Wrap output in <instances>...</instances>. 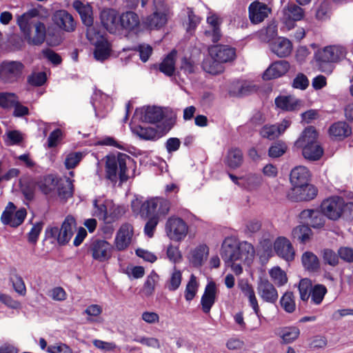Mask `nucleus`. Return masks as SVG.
Here are the masks:
<instances>
[{"mask_svg":"<svg viewBox=\"0 0 353 353\" xmlns=\"http://www.w3.org/2000/svg\"><path fill=\"white\" fill-rule=\"evenodd\" d=\"M170 202L163 198H152L142 202L139 199L132 200L131 208L136 214H139L142 218L146 219L151 215L165 216L170 210Z\"/></svg>","mask_w":353,"mask_h":353,"instance_id":"obj_1","label":"nucleus"},{"mask_svg":"<svg viewBox=\"0 0 353 353\" xmlns=\"http://www.w3.org/2000/svg\"><path fill=\"white\" fill-rule=\"evenodd\" d=\"M317 136L316 129L310 126L304 130L295 142L297 148H302L304 158L310 161L319 160L323 154V149L316 141Z\"/></svg>","mask_w":353,"mask_h":353,"instance_id":"obj_2","label":"nucleus"},{"mask_svg":"<svg viewBox=\"0 0 353 353\" xmlns=\"http://www.w3.org/2000/svg\"><path fill=\"white\" fill-rule=\"evenodd\" d=\"M130 157L123 153L119 152L117 155L109 154L106 156L105 176L108 179L116 183L118 177L121 182L126 181L128 179L127 174V161Z\"/></svg>","mask_w":353,"mask_h":353,"instance_id":"obj_3","label":"nucleus"},{"mask_svg":"<svg viewBox=\"0 0 353 353\" xmlns=\"http://www.w3.org/2000/svg\"><path fill=\"white\" fill-rule=\"evenodd\" d=\"M345 53V48L339 46H327L319 51L315 57L319 70L323 72L330 74L334 68L333 63L343 58Z\"/></svg>","mask_w":353,"mask_h":353,"instance_id":"obj_4","label":"nucleus"},{"mask_svg":"<svg viewBox=\"0 0 353 353\" xmlns=\"http://www.w3.org/2000/svg\"><path fill=\"white\" fill-rule=\"evenodd\" d=\"M24 70L25 65L19 61H4L0 64V81L5 84L18 83Z\"/></svg>","mask_w":353,"mask_h":353,"instance_id":"obj_5","label":"nucleus"},{"mask_svg":"<svg viewBox=\"0 0 353 353\" xmlns=\"http://www.w3.org/2000/svg\"><path fill=\"white\" fill-rule=\"evenodd\" d=\"M76 221L70 216H68L63 222L61 228L58 227H48L46 230V236L57 241L59 245H65L69 242L74 234Z\"/></svg>","mask_w":353,"mask_h":353,"instance_id":"obj_6","label":"nucleus"},{"mask_svg":"<svg viewBox=\"0 0 353 353\" xmlns=\"http://www.w3.org/2000/svg\"><path fill=\"white\" fill-rule=\"evenodd\" d=\"M188 225L180 217L172 216L165 223V230L168 236L172 241H181L188 232Z\"/></svg>","mask_w":353,"mask_h":353,"instance_id":"obj_7","label":"nucleus"},{"mask_svg":"<svg viewBox=\"0 0 353 353\" xmlns=\"http://www.w3.org/2000/svg\"><path fill=\"white\" fill-rule=\"evenodd\" d=\"M113 246L107 241L100 239H92L88 247V252L94 260L99 262L108 261L111 257Z\"/></svg>","mask_w":353,"mask_h":353,"instance_id":"obj_8","label":"nucleus"},{"mask_svg":"<svg viewBox=\"0 0 353 353\" xmlns=\"http://www.w3.org/2000/svg\"><path fill=\"white\" fill-rule=\"evenodd\" d=\"M26 214L27 212L25 208H21L16 211L14 204L9 202L1 214V220L4 225L17 228L23 222Z\"/></svg>","mask_w":353,"mask_h":353,"instance_id":"obj_9","label":"nucleus"},{"mask_svg":"<svg viewBox=\"0 0 353 353\" xmlns=\"http://www.w3.org/2000/svg\"><path fill=\"white\" fill-rule=\"evenodd\" d=\"M317 193L316 188L308 183L306 185L292 188L288 192L287 197L292 201H307L314 199Z\"/></svg>","mask_w":353,"mask_h":353,"instance_id":"obj_10","label":"nucleus"},{"mask_svg":"<svg viewBox=\"0 0 353 353\" xmlns=\"http://www.w3.org/2000/svg\"><path fill=\"white\" fill-rule=\"evenodd\" d=\"M343 199L334 196L323 200L321 204L322 213L329 219L337 221L340 219Z\"/></svg>","mask_w":353,"mask_h":353,"instance_id":"obj_11","label":"nucleus"},{"mask_svg":"<svg viewBox=\"0 0 353 353\" xmlns=\"http://www.w3.org/2000/svg\"><path fill=\"white\" fill-rule=\"evenodd\" d=\"M221 256L226 265L233 262L241 261L239 245L236 241L232 238H226L221 246Z\"/></svg>","mask_w":353,"mask_h":353,"instance_id":"obj_12","label":"nucleus"},{"mask_svg":"<svg viewBox=\"0 0 353 353\" xmlns=\"http://www.w3.org/2000/svg\"><path fill=\"white\" fill-rule=\"evenodd\" d=\"M283 15L281 18L282 23L288 30H291L295 26V22L301 20L303 17V10L296 4H288L282 11Z\"/></svg>","mask_w":353,"mask_h":353,"instance_id":"obj_13","label":"nucleus"},{"mask_svg":"<svg viewBox=\"0 0 353 353\" xmlns=\"http://www.w3.org/2000/svg\"><path fill=\"white\" fill-rule=\"evenodd\" d=\"M39 16V11L37 8L30 9L22 14H17L16 16L17 24L22 34L28 33V31L32 30V28L34 26L36 23L40 21L37 19Z\"/></svg>","mask_w":353,"mask_h":353,"instance_id":"obj_14","label":"nucleus"},{"mask_svg":"<svg viewBox=\"0 0 353 353\" xmlns=\"http://www.w3.org/2000/svg\"><path fill=\"white\" fill-rule=\"evenodd\" d=\"M256 290L259 296L265 302L275 303L277 301L278 292L268 279L260 278L257 283Z\"/></svg>","mask_w":353,"mask_h":353,"instance_id":"obj_15","label":"nucleus"},{"mask_svg":"<svg viewBox=\"0 0 353 353\" xmlns=\"http://www.w3.org/2000/svg\"><path fill=\"white\" fill-rule=\"evenodd\" d=\"M133 234V226L131 224L128 223L122 224L115 236L114 244L116 249L119 251L127 249L131 243Z\"/></svg>","mask_w":353,"mask_h":353,"instance_id":"obj_16","label":"nucleus"},{"mask_svg":"<svg viewBox=\"0 0 353 353\" xmlns=\"http://www.w3.org/2000/svg\"><path fill=\"white\" fill-rule=\"evenodd\" d=\"M210 57L224 63L232 61L236 57V49L227 45H216L209 48Z\"/></svg>","mask_w":353,"mask_h":353,"instance_id":"obj_17","label":"nucleus"},{"mask_svg":"<svg viewBox=\"0 0 353 353\" xmlns=\"http://www.w3.org/2000/svg\"><path fill=\"white\" fill-rule=\"evenodd\" d=\"M274 250L280 258L290 262L294 260L295 252L291 242L284 236L278 237L274 243Z\"/></svg>","mask_w":353,"mask_h":353,"instance_id":"obj_18","label":"nucleus"},{"mask_svg":"<svg viewBox=\"0 0 353 353\" xmlns=\"http://www.w3.org/2000/svg\"><path fill=\"white\" fill-rule=\"evenodd\" d=\"M221 23V19L216 14H212L207 17L208 27L204 30V35L207 40L213 43L220 40L222 36L220 28Z\"/></svg>","mask_w":353,"mask_h":353,"instance_id":"obj_19","label":"nucleus"},{"mask_svg":"<svg viewBox=\"0 0 353 353\" xmlns=\"http://www.w3.org/2000/svg\"><path fill=\"white\" fill-rule=\"evenodd\" d=\"M24 39L29 45L40 46L46 37V27L42 21H38L32 28V30L28 31V33L23 34Z\"/></svg>","mask_w":353,"mask_h":353,"instance_id":"obj_20","label":"nucleus"},{"mask_svg":"<svg viewBox=\"0 0 353 353\" xmlns=\"http://www.w3.org/2000/svg\"><path fill=\"white\" fill-rule=\"evenodd\" d=\"M54 23L60 29L71 32L75 30L76 23L71 14L65 10L56 11L52 16Z\"/></svg>","mask_w":353,"mask_h":353,"instance_id":"obj_21","label":"nucleus"},{"mask_svg":"<svg viewBox=\"0 0 353 353\" xmlns=\"http://www.w3.org/2000/svg\"><path fill=\"white\" fill-rule=\"evenodd\" d=\"M270 9L263 3L255 1L248 8L249 18L253 24H258L268 17Z\"/></svg>","mask_w":353,"mask_h":353,"instance_id":"obj_22","label":"nucleus"},{"mask_svg":"<svg viewBox=\"0 0 353 353\" xmlns=\"http://www.w3.org/2000/svg\"><path fill=\"white\" fill-rule=\"evenodd\" d=\"M290 63L286 60H279L273 62L263 74L264 80H271L281 77L290 70Z\"/></svg>","mask_w":353,"mask_h":353,"instance_id":"obj_23","label":"nucleus"},{"mask_svg":"<svg viewBox=\"0 0 353 353\" xmlns=\"http://www.w3.org/2000/svg\"><path fill=\"white\" fill-rule=\"evenodd\" d=\"M141 120L145 123H157L161 121L165 114L162 108L155 105H148L140 110Z\"/></svg>","mask_w":353,"mask_h":353,"instance_id":"obj_24","label":"nucleus"},{"mask_svg":"<svg viewBox=\"0 0 353 353\" xmlns=\"http://www.w3.org/2000/svg\"><path fill=\"white\" fill-rule=\"evenodd\" d=\"M325 216L321 210L313 209L304 210L299 214L301 221L307 222L314 228H320L324 226Z\"/></svg>","mask_w":353,"mask_h":353,"instance_id":"obj_25","label":"nucleus"},{"mask_svg":"<svg viewBox=\"0 0 353 353\" xmlns=\"http://www.w3.org/2000/svg\"><path fill=\"white\" fill-rule=\"evenodd\" d=\"M140 19L139 15L133 11L122 12L119 16V29L127 32H134L139 28Z\"/></svg>","mask_w":353,"mask_h":353,"instance_id":"obj_26","label":"nucleus"},{"mask_svg":"<svg viewBox=\"0 0 353 353\" xmlns=\"http://www.w3.org/2000/svg\"><path fill=\"white\" fill-rule=\"evenodd\" d=\"M101 21L103 27L110 32L115 33L119 30V17L113 9H105L100 14Z\"/></svg>","mask_w":353,"mask_h":353,"instance_id":"obj_27","label":"nucleus"},{"mask_svg":"<svg viewBox=\"0 0 353 353\" xmlns=\"http://www.w3.org/2000/svg\"><path fill=\"white\" fill-rule=\"evenodd\" d=\"M310 172L309 170L302 165L296 166L291 170L290 181L292 188L306 185L309 183Z\"/></svg>","mask_w":353,"mask_h":353,"instance_id":"obj_28","label":"nucleus"},{"mask_svg":"<svg viewBox=\"0 0 353 353\" xmlns=\"http://www.w3.org/2000/svg\"><path fill=\"white\" fill-rule=\"evenodd\" d=\"M216 299V285L214 282L208 283L205 288L203 294L201 299L202 310L204 313L208 314L215 303Z\"/></svg>","mask_w":353,"mask_h":353,"instance_id":"obj_29","label":"nucleus"},{"mask_svg":"<svg viewBox=\"0 0 353 353\" xmlns=\"http://www.w3.org/2000/svg\"><path fill=\"white\" fill-rule=\"evenodd\" d=\"M271 50L279 57L283 58L289 56L292 50V43L287 38L279 37L271 43Z\"/></svg>","mask_w":353,"mask_h":353,"instance_id":"obj_30","label":"nucleus"},{"mask_svg":"<svg viewBox=\"0 0 353 353\" xmlns=\"http://www.w3.org/2000/svg\"><path fill=\"white\" fill-rule=\"evenodd\" d=\"M329 134L332 139L341 141L352 134V128L345 121H338L330 127Z\"/></svg>","mask_w":353,"mask_h":353,"instance_id":"obj_31","label":"nucleus"},{"mask_svg":"<svg viewBox=\"0 0 353 353\" xmlns=\"http://www.w3.org/2000/svg\"><path fill=\"white\" fill-rule=\"evenodd\" d=\"M239 287L245 296H246L249 301L250 306L254 310V312L260 319L261 314L259 306L258 301L256 299L254 290L252 286L248 282L241 283Z\"/></svg>","mask_w":353,"mask_h":353,"instance_id":"obj_32","label":"nucleus"},{"mask_svg":"<svg viewBox=\"0 0 353 353\" xmlns=\"http://www.w3.org/2000/svg\"><path fill=\"white\" fill-rule=\"evenodd\" d=\"M72 6L79 14L83 23L87 27L90 28L93 24V18L92 17V10L91 6L89 4H84L79 0H75Z\"/></svg>","mask_w":353,"mask_h":353,"instance_id":"obj_33","label":"nucleus"},{"mask_svg":"<svg viewBox=\"0 0 353 353\" xmlns=\"http://www.w3.org/2000/svg\"><path fill=\"white\" fill-rule=\"evenodd\" d=\"M130 128L134 134L143 140L155 141L161 137L160 133L154 128L137 125Z\"/></svg>","mask_w":353,"mask_h":353,"instance_id":"obj_34","label":"nucleus"},{"mask_svg":"<svg viewBox=\"0 0 353 353\" xmlns=\"http://www.w3.org/2000/svg\"><path fill=\"white\" fill-rule=\"evenodd\" d=\"M243 162V155L241 149L232 148L228 151L225 164L232 169L239 168Z\"/></svg>","mask_w":353,"mask_h":353,"instance_id":"obj_35","label":"nucleus"},{"mask_svg":"<svg viewBox=\"0 0 353 353\" xmlns=\"http://www.w3.org/2000/svg\"><path fill=\"white\" fill-rule=\"evenodd\" d=\"M176 54V50H172L159 65V70L168 77L172 76L174 73Z\"/></svg>","mask_w":353,"mask_h":353,"instance_id":"obj_36","label":"nucleus"},{"mask_svg":"<svg viewBox=\"0 0 353 353\" xmlns=\"http://www.w3.org/2000/svg\"><path fill=\"white\" fill-rule=\"evenodd\" d=\"M241 179L242 188L248 191L257 190L263 183V177L259 174L249 173L242 176Z\"/></svg>","mask_w":353,"mask_h":353,"instance_id":"obj_37","label":"nucleus"},{"mask_svg":"<svg viewBox=\"0 0 353 353\" xmlns=\"http://www.w3.org/2000/svg\"><path fill=\"white\" fill-rule=\"evenodd\" d=\"M167 22V17L163 14L153 12L148 16L143 21L144 26L150 30H158L162 28Z\"/></svg>","mask_w":353,"mask_h":353,"instance_id":"obj_38","label":"nucleus"},{"mask_svg":"<svg viewBox=\"0 0 353 353\" xmlns=\"http://www.w3.org/2000/svg\"><path fill=\"white\" fill-rule=\"evenodd\" d=\"M303 267L310 272H317L320 268V262L316 254L312 252H305L301 257Z\"/></svg>","mask_w":353,"mask_h":353,"instance_id":"obj_39","label":"nucleus"},{"mask_svg":"<svg viewBox=\"0 0 353 353\" xmlns=\"http://www.w3.org/2000/svg\"><path fill=\"white\" fill-rule=\"evenodd\" d=\"M209 250L207 245H200L191 252L190 261L195 267L201 266L207 259Z\"/></svg>","mask_w":353,"mask_h":353,"instance_id":"obj_40","label":"nucleus"},{"mask_svg":"<svg viewBox=\"0 0 353 353\" xmlns=\"http://www.w3.org/2000/svg\"><path fill=\"white\" fill-rule=\"evenodd\" d=\"M276 105L286 111L295 110L299 101L291 96H279L275 99Z\"/></svg>","mask_w":353,"mask_h":353,"instance_id":"obj_41","label":"nucleus"},{"mask_svg":"<svg viewBox=\"0 0 353 353\" xmlns=\"http://www.w3.org/2000/svg\"><path fill=\"white\" fill-rule=\"evenodd\" d=\"M238 245L241 262L244 261L248 263L252 262L255 254L254 246L247 241H242L238 243Z\"/></svg>","mask_w":353,"mask_h":353,"instance_id":"obj_42","label":"nucleus"},{"mask_svg":"<svg viewBox=\"0 0 353 353\" xmlns=\"http://www.w3.org/2000/svg\"><path fill=\"white\" fill-rule=\"evenodd\" d=\"M292 234L294 239L300 243H305L310 240L312 232L308 225H300L293 229Z\"/></svg>","mask_w":353,"mask_h":353,"instance_id":"obj_43","label":"nucleus"},{"mask_svg":"<svg viewBox=\"0 0 353 353\" xmlns=\"http://www.w3.org/2000/svg\"><path fill=\"white\" fill-rule=\"evenodd\" d=\"M321 256L324 265L335 268L339 264L338 251L336 252L330 248H324L321 251Z\"/></svg>","mask_w":353,"mask_h":353,"instance_id":"obj_44","label":"nucleus"},{"mask_svg":"<svg viewBox=\"0 0 353 353\" xmlns=\"http://www.w3.org/2000/svg\"><path fill=\"white\" fill-rule=\"evenodd\" d=\"M277 334L284 343H290L299 337L300 330L296 327H285L280 329Z\"/></svg>","mask_w":353,"mask_h":353,"instance_id":"obj_45","label":"nucleus"},{"mask_svg":"<svg viewBox=\"0 0 353 353\" xmlns=\"http://www.w3.org/2000/svg\"><path fill=\"white\" fill-rule=\"evenodd\" d=\"M109 203V201L101 203L97 199L94 200L93 215L107 223Z\"/></svg>","mask_w":353,"mask_h":353,"instance_id":"obj_46","label":"nucleus"},{"mask_svg":"<svg viewBox=\"0 0 353 353\" xmlns=\"http://www.w3.org/2000/svg\"><path fill=\"white\" fill-rule=\"evenodd\" d=\"M10 281L12 283L13 288L16 292L20 295L26 294V288L25 283L15 269L10 272Z\"/></svg>","mask_w":353,"mask_h":353,"instance_id":"obj_47","label":"nucleus"},{"mask_svg":"<svg viewBox=\"0 0 353 353\" xmlns=\"http://www.w3.org/2000/svg\"><path fill=\"white\" fill-rule=\"evenodd\" d=\"M203 70L212 74H218L223 71V67L222 63L218 61L215 59L210 57V59H208L203 61L202 63Z\"/></svg>","mask_w":353,"mask_h":353,"instance_id":"obj_48","label":"nucleus"},{"mask_svg":"<svg viewBox=\"0 0 353 353\" xmlns=\"http://www.w3.org/2000/svg\"><path fill=\"white\" fill-rule=\"evenodd\" d=\"M269 274L272 281L279 287L284 285L288 282L286 273L279 266L270 270Z\"/></svg>","mask_w":353,"mask_h":353,"instance_id":"obj_49","label":"nucleus"},{"mask_svg":"<svg viewBox=\"0 0 353 353\" xmlns=\"http://www.w3.org/2000/svg\"><path fill=\"white\" fill-rule=\"evenodd\" d=\"M84 154L81 152H71L68 153L65 159L64 165L66 169L74 168L82 160Z\"/></svg>","mask_w":353,"mask_h":353,"instance_id":"obj_50","label":"nucleus"},{"mask_svg":"<svg viewBox=\"0 0 353 353\" xmlns=\"http://www.w3.org/2000/svg\"><path fill=\"white\" fill-rule=\"evenodd\" d=\"M327 293V289L323 285H315L311 291V301L315 305H319Z\"/></svg>","mask_w":353,"mask_h":353,"instance_id":"obj_51","label":"nucleus"},{"mask_svg":"<svg viewBox=\"0 0 353 353\" xmlns=\"http://www.w3.org/2000/svg\"><path fill=\"white\" fill-rule=\"evenodd\" d=\"M280 303L285 312L288 313L293 312L296 308L293 293L292 292H286L281 298Z\"/></svg>","mask_w":353,"mask_h":353,"instance_id":"obj_52","label":"nucleus"},{"mask_svg":"<svg viewBox=\"0 0 353 353\" xmlns=\"http://www.w3.org/2000/svg\"><path fill=\"white\" fill-rule=\"evenodd\" d=\"M18 97L13 92H0V107L4 109L11 108L17 102Z\"/></svg>","mask_w":353,"mask_h":353,"instance_id":"obj_53","label":"nucleus"},{"mask_svg":"<svg viewBox=\"0 0 353 353\" xmlns=\"http://www.w3.org/2000/svg\"><path fill=\"white\" fill-rule=\"evenodd\" d=\"M298 288L301 299L307 301L310 296L312 289L311 281L307 279H301L299 281Z\"/></svg>","mask_w":353,"mask_h":353,"instance_id":"obj_54","label":"nucleus"},{"mask_svg":"<svg viewBox=\"0 0 353 353\" xmlns=\"http://www.w3.org/2000/svg\"><path fill=\"white\" fill-rule=\"evenodd\" d=\"M57 192L60 198L68 199L72 195V183L69 179L58 183Z\"/></svg>","mask_w":353,"mask_h":353,"instance_id":"obj_55","label":"nucleus"},{"mask_svg":"<svg viewBox=\"0 0 353 353\" xmlns=\"http://www.w3.org/2000/svg\"><path fill=\"white\" fill-rule=\"evenodd\" d=\"M47 81L46 74L44 72H32L27 77L29 85L34 87L43 85Z\"/></svg>","mask_w":353,"mask_h":353,"instance_id":"obj_56","label":"nucleus"},{"mask_svg":"<svg viewBox=\"0 0 353 353\" xmlns=\"http://www.w3.org/2000/svg\"><path fill=\"white\" fill-rule=\"evenodd\" d=\"M197 289L198 283L194 275L192 274L185 290V299L187 301H190L194 298Z\"/></svg>","mask_w":353,"mask_h":353,"instance_id":"obj_57","label":"nucleus"},{"mask_svg":"<svg viewBox=\"0 0 353 353\" xmlns=\"http://www.w3.org/2000/svg\"><path fill=\"white\" fill-rule=\"evenodd\" d=\"M287 150V145L282 141L274 143L268 150V155L272 158L281 157Z\"/></svg>","mask_w":353,"mask_h":353,"instance_id":"obj_58","label":"nucleus"},{"mask_svg":"<svg viewBox=\"0 0 353 353\" xmlns=\"http://www.w3.org/2000/svg\"><path fill=\"white\" fill-rule=\"evenodd\" d=\"M260 135L269 140H274L279 137L276 126L274 125H265L260 130Z\"/></svg>","mask_w":353,"mask_h":353,"instance_id":"obj_59","label":"nucleus"},{"mask_svg":"<svg viewBox=\"0 0 353 353\" xmlns=\"http://www.w3.org/2000/svg\"><path fill=\"white\" fill-rule=\"evenodd\" d=\"M159 279V275L152 270L148 276L146 281L144 283L143 289L145 294L151 295L155 288V284Z\"/></svg>","mask_w":353,"mask_h":353,"instance_id":"obj_60","label":"nucleus"},{"mask_svg":"<svg viewBox=\"0 0 353 353\" xmlns=\"http://www.w3.org/2000/svg\"><path fill=\"white\" fill-rule=\"evenodd\" d=\"M57 185V181L52 176L50 175L44 178L40 185V189L43 193L48 194L54 190Z\"/></svg>","mask_w":353,"mask_h":353,"instance_id":"obj_61","label":"nucleus"},{"mask_svg":"<svg viewBox=\"0 0 353 353\" xmlns=\"http://www.w3.org/2000/svg\"><path fill=\"white\" fill-rule=\"evenodd\" d=\"M124 214L123 208L112 204L110 201L108 207L107 223H110L119 219Z\"/></svg>","mask_w":353,"mask_h":353,"instance_id":"obj_62","label":"nucleus"},{"mask_svg":"<svg viewBox=\"0 0 353 353\" xmlns=\"http://www.w3.org/2000/svg\"><path fill=\"white\" fill-rule=\"evenodd\" d=\"M109 56L110 49L107 43H101L96 45L94 57L97 60L103 61L108 59Z\"/></svg>","mask_w":353,"mask_h":353,"instance_id":"obj_63","label":"nucleus"},{"mask_svg":"<svg viewBox=\"0 0 353 353\" xmlns=\"http://www.w3.org/2000/svg\"><path fill=\"white\" fill-rule=\"evenodd\" d=\"M182 279L181 273L179 270H174L168 281L167 288L170 291L176 290L181 285Z\"/></svg>","mask_w":353,"mask_h":353,"instance_id":"obj_64","label":"nucleus"}]
</instances>
